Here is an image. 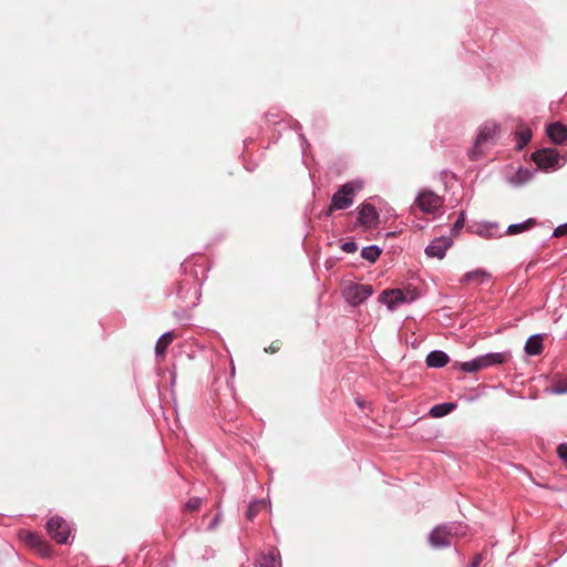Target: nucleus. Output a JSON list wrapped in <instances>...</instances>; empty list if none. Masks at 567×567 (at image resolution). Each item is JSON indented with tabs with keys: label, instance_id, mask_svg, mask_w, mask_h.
Listing matches in <instances>:
<instances>
[{
	"label": "nucleus",
	"instance_id": "1",
	"mask_svg": "<svg viewBox=\"0 0 567 567\" xmlns=\"http://www.w3.org/2000/svg\"><path fill=\"white\" fill-rule=\"evenodd\" d=\"M184 277L178 281L176 295L184 310L195 308L200 300L203 278L198 276L196 265L184 262Z\"/></svg>",
	"mask_w": 567,
	"mask_h": 567
},
{
	"label": "nucleus",
	"instance_id": "2",
	"mask_svg": "<svg viewBox=\"0 0 567 567\" xmlns=\"http://www.w3.org/2000/svg\"><path fill=\"white\" fill-rule=\"evenodd\" d=\"M422 296V288L408 284L403 288L385 289L379 296V302L385 305L390 311L396 310L405 303H412Z\"/></svg>",
	"mask_w": 567,
	"mask_h": 567
},
{
	"label": "nucleus",
	"instance_id": "3",
	"mask_svg": "<svg viewBox=\"0 0 567 567\" xmlns=\"http://www.w3.org/2000/svg\"><path fill=\"white\" fill-rule=\"evenodd\" d=\"M497 134L498 126L495 123H485L481 127L473 147L468 151V158L478 161L485 154V151L495 143Z\"/></svg>",
	"mask_w": 567,
	"mask_h": 567
},
{
	"label": "nucleus",
	"instance_id": "4",
	"mask_svg": "<svg viewBox=\"0 0 567 567\" xmlns=\"http://www.w3.org/2000/svg\"><path fill=\"white\" fill-rule=\"evenodd\" d=\"M505 353H487L467 362H454L453 369H460L467 373H475L492 365L502 364L507 360Z\"/></svg>",
	"mask_w": 567,
	"mask_h": 567
},
{
	"label": "nucleus",
	"instance_id": "5",
	"mask_svg": "<svg viewBox=\"0 0 567 567\" xmlns=\"http://www.w3.org/2000/svg\"><path fill=\"white\" fill-rule=\"evenodd\" d=\"M362 188V183L358 181H351L343 184L331 197L332 208L347 209L354 202V195L357 190Z\"/></svg>",
	"mask_w": 567,
	"mask_h": 567
},
{
	"label": "nucleus",
	"instance_id": "6",
	"mask_svg": "<svg viewBox=\"0 0 567 567\" xmlns=\"http://www.w3.org/2000/svg\"><path fill=\"white\" fill-rule=\"evenodd\" d=\"M47 532L59 544H66L71 536L69 524L60 516H53L47 522Z\"/></svg>",
	"mask_w": 567,
	"mask_h": 567
},
{
	"label": "nucleus",
	"instance_id": "7",
	"mask_svg": "<svg viewBox=\"0 0 567 567\" xmlns=\"http://www.w3.org/2000/svg\"><path fill=\"white\" fill-rule=\"evenodd\" d=\"M373 293L372 286L363 284H351L344 291V298L351 306H359Z\"/></svg>",
	"mask_w": 567,
	"mask_h": 567
},
{
	"label": "nucleus",
	"instance_id": "8",
	"mask_svg": "<svg viewBox=\"0 0 567 567\" xmlns=\"http://www.w3.org/2000/svg\"><path fill=\"white\" fill-rule=\"evenodd\" d=\"M425 214V189L419 190L414 203L410 207L409 220L411 224L422 230L424 228L423 215Z\"/></svg>",
	"mask_w": 567,
	"mask_h": 567
},
{
	"label": "nucleus",
	"instance_id": "9",
	"mask_svg": "<svg viewBox=\"0 0 567 567\" xmlns=\"http://www.w3.org/2000/svg\"><path fill=\"white\" fill-rule=\"evenodd\" d=\"M357 220L364 229L374 228L379 223V213L372 204L364 203L358 207Z\"/></svg>",
	"mask_w": 567,
	"mask_h": 567
},
{
	"label": "nucleus",
	"instance_id": "10",
	"mask_svg": "<svg viewBox=\"0 0 567 567\" xmlns=\"http://www.w3.org/2000/svg\"><path fill=\"white\" fill-rule=\"evenodd\" d=\"M535 164L542 169L555 168L559 162V154L555 148H543L532 155Z\"/></svg>",
	"mask_w": 567,
	"mask_h": 567
},
{
	"label": "nucleus",
	"instance_id": "11",
	"mask_svg": "<svg viewBox=\"0 0 567 567\" xmlns=\"http://www.w3.org/2000/svg\"><path fill=\"white\" fill-rule=\"evenodd\" d=\"M429 542L433 549L449 548L452 543V534L446 527H437L431 533Z\"/></svg>",
	"mask_w": 567,
	"mask_h": 567
},
{
	"label": "nucleus",
	"instance_id": "12",
	"mask_svg": "<svg viewBox=\"0 0 567 567\" xmlns=\"http://www.w3.org/2000/svg\"><path fill=\"white\" fill-rule=\"evenodd\" d=\"M453 240L451 237L441 236L435 238L427 245V257H436L442 259L446 250L452 246Z\"/></svg>",
	"mask_w": 567,
	"mask_h": 567
},
{
	"label": "nucleus",
	"instance_id": "13",
	"mask_svg": "<svg viewBox=\"0 0 567 567\" xmlns=\"http://www.w3.org/2000/svg\"><path fill=\"white\" fill-rule=\"evenodd\" d=\"M547 134L555 144L563 145L567 142V127L560 123L550 124Z\"/></svg>",
	"mask_w": 567,
	"mask_h": 567
},
{
	"label": "nucleus",
	"instance_id": "14",
	"mask_svg": "<svg viewBox=\"0 0 567 567\" xmlns=\"http://www.w3.org/2000/svg\"><path fill=\"white\" fill-rule=\"evenodd\" d=\"M174 337L175 336L172 331H167L158 338V340L155 344V354L157 358L165 357L166 350H167L168 346L173 342Z\"/></svg>",
	"mask_w": 567,
	"mask_h": 567
},
{
	"label": "nucleus",
	"instance_id": "15",
	"mask_svg": "<svg viewBox=\"0 0 567 567\" xmlns=\"http://www.w3.org/2000/svg\"><path fill=\"white\" fill-rule=\"evenodd\" d=\"M450 361V357L443 351H432L427 353V368H442Z\"/></svg>",
	"mask_w": 567,
	"mask_h": 567
},
{
	"label": "nucleus",
	"instance_id": "16",
	"mask_svg": "<svg viewBox=\"0 0 567 567\" xmlns=\"http://www.w3.org/2000/svg\"><path fill=\"white\" fill-rule=\"evenodd\" d=\"M543 337L539 334L528 338L525 344V352L529 355H538L543 352Z\"/></svg>",
	"mask_w": 567,
	"mask_h": 567
},
{
	"label": "nucleus",
	"instance_id": "17",
	"mask_svg": "<svg viewBox=\"0 0 567 567\" xmlns=\"http://www.w3.org/2000/svg\"><path fill=\"white\" fill-rule=\"evenodd\" d=\"M456 409V404L453 402H445L441 404H436L431 408L429 414L432 417H442L451 413L453 410Z\"/></svg>",
	"mask_w": 567,
	"mask_h": 567
},
{
	"label": "nucleus",
	"instance_id": "18",
	"mask_svg": "<svg viewBox=\"0 0 567 567\" xmlns=\"http://www.w3.org/2000/svg\"><path fill=\"white\" fill-rule=\"evenodd\" d=\"M382 249L377 245L363 247L361 250V257L369 262H375L380 257Z\"/></svg>",
	"mask_w": 567,
	"mask_h": 567
},
{
	"label": "nucleus",
	"instance_id": "19",
	"mask_svg": "<svg viewBox=\"0 0 567 567\" xmlns=\"http://www.w3.org/2000/svg\"><path fill=\"white\" fill-rule=\"evenodd\" d=\"M535 225H536V219L528 218L524 223L509 225L508 228H507V234L508 235H516V234H519V233H523L525 230L530 229Z\"/></svg>",
	"mask_w": 567,
	"mask_h": 567
},
{
	"label": "nucleus",
	"instance_id": "20",
	"mask_svg": "<svg viewBox=\"0 0 567 567\" xmlns=\"http://www.w3.org/2000/svg\"><path fill=\"white\" fill-rule=\"evenodd\" d=\"M443 199L436 194L427 190V215L442 207Z\"/></svg>",
	"mask_w": 567,
	"mask_h": 567
},
{
	"label": "nucleus",
	"instance_id": "21",
	"mask_svg": "<svg viewBox=\"0 0 567 567\" xmlns=\"http://www.w3.org/2000/svg\"><path fill=\"white\" fill-rule=\"evenodd\" d=\"M24 540L30 546L39 548V549H41L42 547L45 546V542L43 540L42 536L37 533L28 532L25 534Z\"/></svg>",
	"mask_w": 567,
	"mask_h": 567
},
{
	"label": "nucleus",
	"instance_id": "22",
	"mask_svg": "<svg viewBox=\"0 0 567 567\" xmlns=\"http://www.w3.org/2000/svg\"><path fill=\"white\" fill-rule=\"evenodd\" d=\"M488 274L485 272L484 270L482 269H477V270H474V271H471V272H467L465 276H464V280L467 281V282H471V281H476V282H484L485 280L488 279Z\"/></svg>",
	"mask_w": 567,
	"mask_h": 567
},
{
	"label": "nucleus",
	"instance_id": "23",
	"mask_svg": "<svg viewBox=\"0 0 567 567\" xmlns=\"http://www.w3.org/2000/svg\"><path fill=\"white\" fill-rule=\"evenodd\" d=\"M278 561L272 553L261 555L257 560V567H277Z\"/></svg>",
	"mask_w": 567,
	"mask_h": 567
},
{
	"label": "nucleus",
	"instance_id": "24",
	"mask_svg": "<svg viewBox=\"0 0 567 567\" xmlns=\"http://www.w3.org/2000/svg\"><path fill=\"white\" fill-rule=\"evenodd\" d=\"M517 136V148L523 150L524 146L527 145V143L532 138V131L529 128L522 130L516 134Z\"/></svg>",
	"mask_w": 567,
	"mask_h": 567
},
{
	"label": "nucleus",
	"instance_id": "25",
	"mask_svg": "<svg viewBox=\"0 0 567 567\" xmlns=\"http://www.w3.org/2000/svg\"><path fill=\"white\" fill-rule=\"evenodd\" d=\"M260 507H265V502L264 501H255V502H251L249 505H248V508H247V512H246V516L249 520H252L259 508Z\"/></svg>",
	"mask_w": 567,
	"mask_h": 567
},
{
	"label": "nucleus",
	"instance_id": "26",
	"mask_svg": "<svg viewBox=\"0 0 567 567\" xmlns=\"http://www.w3.org/2000/svg\"><path fill=\"white\" fill-rule=\"evenodd\" d=\"M202 503L203 501L200 497H192L186 502L185 508L189 512H194L200 508Z\"/></svg>",
	"mask_w": 567,
	"mask_h": 567
},
{
	"label": "nucleus",
	"instance_id": "27",
	"mask_svg": "<svg viewBox=\"0 0 567 567\" xmlns=\"http://www.w3.org/2000/svg\"><path fill=\"white\" fill-rule=\"evenodd\" d=\"M341 249L344 251V252H348V254H353L358 250V245L355 241L353 240H349V241H344L342 245H341Z\"/></svg>",
	"mask_w": 567,
	"mask_h": 567
},
{
	"label": "nucleus",
	"instance_id": "28",
	"mask_svg": "<svg viewBox=\"0 0 567 567\" xmlns=\"http://www.w3.org/2000/svg\"><path fill=\"white\" fill-rule=\"evenodd\" d=\"M557 454L567 465V444L563 443L557 446Z\"/></svg>",
	"mask_w": 567,
	"mask_h": 567
},
{
	"label": "nucleus",
	"instance_id": "29",
	"mask_svg": "<svg viewBox=\"0 0 567 567\" xmlns=\"http://www.w3.org/2000/svg\"><path fill=\"white\" fill-rule=\"evenodd\" d=\"M567 235V223L564 224V225H560L558 226L557 228H555L554 230V236L555 237H563Z\"/></svg>",
	"mask_w": 567,
	"mask_h": 567
},
{
	"label": "nucleus",
	"instance_id": "30",
	"mask_svg": "<svg viewBox=\"0 0 567 567\" xmlns=\"http://www.w3.org/2000/svg\"><path fill=\"white\" fill-rule=\"evenodd\" d=\"M463 226H464V219H463V217H460V218L455 221V224H454L453 228L451 229V233H453V234H455V235H456V234L460 231V229H462V228H463Z\"/></svg>",
	"mask_w": 567,
	"mask_h": 567
},
{
	"label": "nucleus",
	"instance_id": "31",
	"mask_svg": "<svg viewBox=\"0 0 567 567\" xmlns=\"http://www.w3.org/2000/svg\"><path fill=\"white\" fill-rule=\"evenodd\" d=\"M481 561H482V557L480 555L475 556L473 561H472V564H471V567H478Z\"/></svg>",
	"mask_w": 567,
	"mask_h": 567
},
{
	"label": "nucleus",
	"instance_id": "32",
	"mask_svg": "<svg viewBox=\"0 0 567 567\" xmlns=\"http://www.w3.org/2000/svg\"><path fill=\"white\" fill-rule=\"evenodd\" d=\"M267 352L275 353L279 350V346L272 343L269 348L265 349Z\"/></svg>",
	"mask_w": 567,
	"mask_h": 567
},
{
	"label": "nucleus",
	"instance_id": "33",
	"mask_svg": "<svg viewBox=\"0 0 567 567\" xmlns=\"http://www.w3.org/2000/svg\"><path fill=\"white\" fill-rule=\"evenodd\" d=\"M220 516H221V515L218 513V514L214 517L213 522L210 523V527H212V528H213V527H215V526H217V525L219 524Z\"/></svg>",
	"mask_w": 567,
	"mask_h": 567
},
{
	"label": "nucleus",
	"instance_id": "34",
	"mask_svg": "<svg viewBox=\"0 0 567 567\" xmlns=\"http://www.w3.org/2000/svg\"><path fill=\"white\" fill-rule=\"evenodd\" d=\"M333 210H338L337 208H332V203L330 204V206L327 208L326 210V216L330 217L333 213Z\"/></svg>",
	"mask_w": 567,
	"mask_h": 567
},
{
	"label": "nucleus",
	"instance_id": "35",
	"mask_svg": "<svg viewBox=\"0 0 567 567\" xmlns=\"http://www.w3.org/2000/svg\"><path fill=\"white\" fill-rule=\"evenodd\" d=\"M355 402H357V404H358L361 409H363V408H364V401H363V400H361V399H357V400H355Z\"/></svg>",
	"mask_w": 567,
	"mask_h": 567
},
{
	"label": "nucleus",
	"instance_id": "36",
	"mask_svg": "<svg viewBox=\"0 0 567 567\" xmlns=\"http://www.w3.org/2000/svg\"><path fill=\"white\" fill-rule=\"evenodd\" d=\"M183 312H184V310H183V311H181V312H179V311H175V312H174V316H175L176 318L181 319V318H182V313H183Z\"/></svg>",
	"mask_w": 567,
	"mask_h": 567
},
{
	"label": "nucleus",
	"instance_id": "37",
	"mask_svg": "<svg viewBox=\"0 0 567 567\" xmlns=\"http://www.w3.org/2000/svg\"><path fill=\"white\" fill-rule=\"evenodd\" d=\"M199 270H200L202 275L204 276L205 268H204V267H202V266H199Z\"/></svg>",
	"mask_w": 567,
	"mask_h": 567
}]
</instances>
